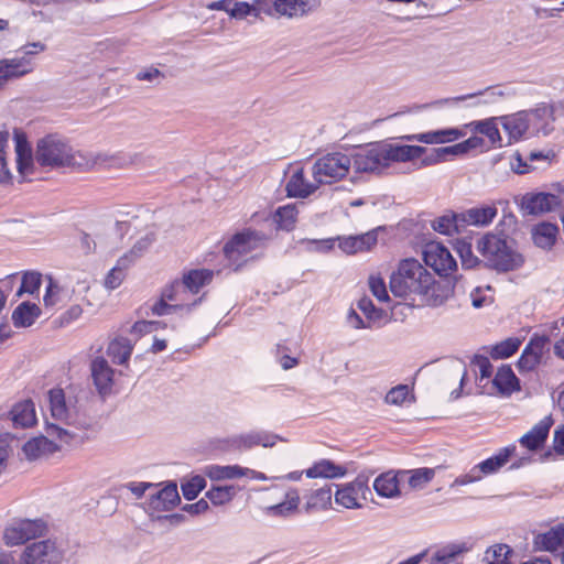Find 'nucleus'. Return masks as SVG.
Here are the masks:
<instances>
[{
  "label": "nucleus",
  "instance_id": "1",
  "mask_svg": "<svg viewBox=\"0 0 564 564\" xmlns=\"http://www.w3.org/2000/svg\"><path fill=\"white\" fill-rule=\"evenodd\" d=\"M426 152L421 145L378 142L359 148L351 158V166L358 173H380L393 163H406L420 159Z\"/></svg>",
  "mask_w": 564,
  "mask_h": 564
},
{
  "label": "nucleus",
  "instance_id": "2",
  "mask_svg": "<svg viewBox=\"0 0 564 564\" xmlns=\"http://www.w3.org/2000/svg\"><path fill=\"white\" fill-rule=\"evenodd\" d=\"M35 162L52 170L62 167H93L107 162L102 153H82L57 134H48L37 141Z\"/></svg>",
  "mask_w": 564,
  "mask_h": 564
},
{
  "label": "nucleus",
  "instance_id": "3",
  "mask_svg": "<svg viewBox=\"0 0 564 564\" xmlns=\"http://www.w3.org/2000/svg\"><path fill=\"white\" fill-rule=\"evenodd\" d=\"M47 401L51 416L55 421L78 430H95L98 426V416L87 406L78 405L74 397H66L63 389H51Z\"/></svg>",
  "mask_w": 564,
  "mask_h": 564
},
{
  "label": "nucleus",
  "instance_id": "4",
  "mask_svg": "<svg viewBox=\"0 0 564 564\" xmlns=\"http://www.w3.org/2000/svg\"><path fill=\"white\" fill-rule=\"evenodd\" d=\"M432 283L430 273L417 260L405 259L390 276V290L394 296L412 299L425 292Z\"/></svg>",
  "mask_w": 564,
  "mask_h": 564
},
{
  "label": "nucleus",
  "instance_id": "5",
  "mask_svg": "<svg viewBox=\"0 0 564 564\" xmlns=\"http://www.w3.org/2000/svg\"><path fill=\"white\" fill-rule=\"evenodd\" d=\"M476 248L486 265L497 271H512L523 263L522 256L502 235L488 232L478 239Z\"/></svg>",
  "mask_w": 564,
  "mask_h": 564
},
{
  "label": "nucleus",
  "instance_id": "6",
  "mask_svg": "<svg viewBox=\"0 0 564 564\" xmlns=\"http://www.w3.org/2000/svg\"><path fill=\"white\" fill-rule=\"evenodd\" d=\"M268 237L257 230L246 229L232 236L224 246V254L229 267L238 271L245 263L253 258L251 253L262 248Z\"/></svg>",
  "mask_w": 564,
  "mask_h": 564
},
{
  "label": "nucleus",
  "instance_id": "7",
  "mask_svg": "<svg viewBox=\"0 0 564 564\" xmlns=\"http://www.w3.org/2000/svg\"><path fill=\"white\" fill-rule=\"evenodd\" d=\"M351 158L341 152H332L318 158L312 166L313 178L322 184L343 180L349 173Z\"/></svg>",
  "mask_w": 564,
  "mask_h": 564
},
{
  "label": "nucleus",
  "instance_id": "8",
  "mask_svg": "<svg viewBox=\"0 0 564 564\" xmlns=\"http://www.w3.org/2000/svg\"><path fill=\"white\" fill-rule=\"evenodd\" d=\"M278 441L284 442L285 440L265 431H250L219 440L218 448L226 452H246L258 445L272 447Z\"/></svg>",
  "mask_w": 564,
  "mask_h": 564
},
{
  "label": "nucleus",
  "instance_id": "9",
  "mask_svg": "<svg viewBox=\"0 0 564 564\" xmlns=\"http://www.w3.org/2000/svg\"><path fill=\"white\" fill-rule=\"evenodd\" d=\"M64 551L55 541H36L25 546L19 564H61Z\"/></svg>",
  "mask_w": 564,
  "mask_h": 564
},
{
  "label": "nucleus",
  "instance_id": "10",
  "mask_svg": "<svg viewBox=\"0 0 564 564\" xmlns=\"http://www.w3.org/2000/svg\"><path fill=\"white\" fill-rule=\"evenodd\" d=\"M335 502L346 509H359L362 507V500H367L370 495L368 477L359 475L352 481L335 485Z\"/></svg>",
  "mask_w": 564,
  "mask_h": 564
},
{
  "label": "nucleus",
  "instance_id": "11",
  "mask_svg": "<svg viewBox=\"0 0 564 564\" xmlns=\"http://www.w3.org/2000/svg\"><path fill=\"white\" fill-rule=\"evenodd\" d=\"M564 208V189L557 194L528 193L521 199V209L527 215H541Z\"/></svg>",
  "mask_w": 564,
  "mask_h": 564
},
{
  "label": "nucleus",
  "instance_id": "12",
  "mask_svg": "<svg viewBox=\"0 0 564 564\" xmlns=\"http://www.w3.org/2000/svg\"><path fill=\"white\" fill-rule=\"evenodd\" d=\"M269 7V17H285L289 19L304 17L321 6L319 0H264Z\"/></svg>",
  "mask_w": 564,
  "mask_h": 564
},
{
  "label": "nucleus",
  "instance_id": "13",
  "mask_svg": "<svg viewBox=\"0 0 564 564\" xmlns=\"http://www.w3.org/2000/svg\"><path fill=\"white\" fill-rule=\"evenodd\" d=\"M423 259L425 264L440 275H447L457 267L449 250L444 245L435 241L424 246Z\"/></svg>",
  "mask_w": 564,
  "mask_h": 564
},
{
  "label": "nucleus",
  "instance_id": "14",
  "mask_svg": "<svg viewBox=\"0 0 564 564\" xmlns=\"http://www.w3.org/2000/svg\"><path fill=\"white\" fill-rule=\"evenodd\" d=\"M529 113L532 131L547 135L553 131V122L557 115H564L563 104L547 105L540 104L534 109L525 110Z\"/></svg>",
  "mask_w": 564,
  "mask_h": 564
},
{
  "label": "nucleus",
  "instance_id": "15",
  "mask_svg": "<svg viewBox=\"0 0 564 564\" xmlns=\"http://www.w3.org/2000/svg\"><path fill=\"white\" fill-rule=\"evenodd\" d=\"M42 532V524L32 520H21L6 528L3 540L7 545H20L34 539Z\"/></svg>",
  "mask_w": 564,
  "mask_h": 564
},
{
  "label": "nucleus",
  "instance_id": "16",
  "mask_svg": "<svg viewBox=\"0 0 564 564\" xmlns=\"http://www.w3.org/2000/svg\"><path fill=\"white\" fill-rule=\"evenodd\" d=\"M549 338L545 336L532 338L518 360L519 371L530 372L534 370L540 365Z\"/></svg>",
  "mask_w": 564,
  "mask_h": 564
},
{
  "label": "nucleus",
  "instance_id": "17",
  "mask_svg": "<svg viewBox=\"0 0 564 564\" xmlns=\"http://www.w3.org/2000/svg\"><path fill=\"white\" fill-rule=\"evenodd\" d=\"M466 132L458 128H445L432 130L423 133L406 134L400 139L404 141H416L425 144H443L454 142L465 137Z\"/></svg>",
  "mask_w": 564,
  "mask_h": 564
},
{
  "label": "nucleus",
  "instance_id": "18",
  "mask_svg": "<svg viewBox=\"0 0 564 564\" xmlns=\"http://www.w3.org/2000/svg\"><path fill=\"white\" fill-rule=\"evenodd\" d=\"M90 371L98 393L102 397L110 394L113 386L115 370L109 366L108 361L101 356L94 358L90 364Z\"/></svg>",
  "mask_w": 564,
  "mask_h": 564
},
{
  "label": "nucleus",
  "instance_id": "19",
  "mask_svg": "<svg viewBox=\"0 0 564 564\" xmlns=\"http://www.w3.org/2000/svg\"><path fill=\"white\" fill-rule=\"evenodd\" d=\"M31 55H35V52L25 51L21 57L0 59V76L6 84L10 79L20 78L33 70Z\"/></svg>",
  "mask_w": 564,
  "mask_h": 564
},
{
  "label": "nucleus",
  "instance_id": "20",
  "mask_svg": "<svg viewBox=\"0 0 564 564\" xmlns=\"http://www.w3.org/2000/svg\"><path fill=\"white\" fill-rule=\"evenodd\" d=\"M498 214L496 204L480 205L458 213L462 225L486 227L490 225Z\"/></svg>",
  "mask_w": 564,
  "mask_h": 564
},
{
  "label": "nucleus",
  "instance_id": "21",
  "mask_svg": "<svg viewBox=\"0 0 564 564\" xmlns=\"http://www.w3.org/2000/svg\"><path fill=\"white\" fill-rule=\"evenodd\" d=\"M176 484L170 482L162 489L150 494L149 507L154 511H169L180 503Z\"/></svg>",
  "mask_w": 564,
  "mask_h": 564
},
{
  "label": "nucleus",
  "instance_id": "22",
  "mask_svg": "<svg viewBox=\"0 0 564 564\" xmlns=\"http://www.w3.org/2000/svg\"><path fill=\"white\" fill-rule=\"evenodd\" d=\"M319 186L321 183H317L315 180L308 182L305 178L303 169H297L290 176L285 189L290 197L306 198L314 194Z\"/></svg>",
  "mask_w": 564,
  "mask_h": 564
},
{
  "label": "nucleus",
  "instance_id": "23",
  "mask_svg": "<svg viewBox=\"0 0 564 564\" xmlns=\"http://www.w3.org/2000/svg\"><path fill=\"white\" fill-rule=\"evenodd\" d=\"M501 123L510 140L514 141L521 139L531 129L529 113L525 110L502 117Z\"/></svg>",
  "mask_w": 564,
  "mask_h": 564
},
{
  "label": "nucleus",
  "instance_id": "24",
  "mask_svg": "<svg viewBox=\"0 0 564 564\" xmlns=\"http://www.w3.org/2000/svg\"><path fill=\"white\" fill-rule=\"evenodd\" d=\"M551 424L550 417L541 420L519 440L520 444L530 451L539 449L547 438Z\"/></svg>",
  "mask_w": 564,
  "mask_h": 564
},
{
  "label": "nucleus",
  "instance_id": "25",
  "mask_svg": "<svg viewBox=\"0 0 564 564\" xmlns=\"http://www.w3.org/2000/svg\"><path fill=\"white\" fill-rule=\"evenodd\" d=\"M400 480H402L400 471L398 474L387 471L375 479L373 489L380 497L395 498L401 495Z\"/></svg>",
  "mask_w": 564,
  "mask_h": 564
},
{
  "label": "nucleus",
  "instance_id": "26",
  "mask_svg": "<svg viewBox=\"0 0 564 564\" xmlns=\"http://www.w3.org/2000/svg\"><path fill=\"white\" fill-rule=\"evenodd\" d=\"M339 248L349 254L369 250L377 243V234L368 231L358 236H349L339 238Z\"/></svg>",
  "mask_w": 564,
  "mask_h": 564
},
{
  "label": "nucleus",
  "instance_id": "27",
  "mask_svg": "<svg viewBox=\"0 0 564 564\" xmlns=\"http://www.w3.org/2000/svg\"><path fill=\"white\" fill-rule=\"evenodd\" d=\"M452 294V288L449 282L435 281L432 274V283L427 286L425 292H422L419 296L421 300L430 306L442 305Z\"/></svg>",
  "mask_w": 564,
  "mask_h": 564
},
{
  "label": "nucleus",
  "instance_id": "28",
  "mask_svg": "<svg viewBox=\"0 0 564 564\" xmlns=\"http://www.w3.org/2000/svg\"><path fill=\"white\" fill-rule=\"evenodd\" d=\"M17 167L21 175L32 174L34 161L31 148L23 134L15 133Z\"/></svg>",
  "mask_w": 564,
  "mask_h": 564
},
{
  "label": "nucleus",
  "instance_id": "29",
  "mask_svg": "<svg viewBox=\"0 0 564 564\" xmlns=\"http://www.w3.org/2000/svg\"><path fill=\"white\" fill-rule=\"evenodd\" d=\"M347 474L345 466L337 465L329 459H321L305 470L308 478H341Z\"/></svg>",
  "mask_w": 564,
  "mask_h": 564
},
{
  "label": "nucleus",
  "instance_id": "30",
  "mask_svg": "<svg viewBox=\"0 0 564 564\" xmlns=\"http://www.w3.org/2000/svg\"><path fill=\"white\" fill-rule=\"evenodd\" d=\"M514 452V445L507 446L501 448L496 455L475 465V468L479 470L480 478H482V476L491 475L498 471L503 465L507 464Z\"/></svg>",
  "mask_w": 564,
  "mask_h": 564
},
{
  "label": "nucleus",
  "instance_id": "31",
  "mask_svg": "<svg viewBox=\"0 0 564 564\" xmlns=\"http://www.w3.org/2000/svg\"><path fill=\"white\" fill-rule=\"evenodd\" d=\"M72 293L50 279L43 297L44 306L52 310L61 308L70 301Z\"/></svg>",
  "mask_w": 564,
  "mask_h": 564
},
{
  "label": "nucleus",
  "instance_id": "32",
  "mask_svg": "<svg viewBox=\"0 0 564 564\" xmlns=\"http://www.w3.org/2000/svg\"><path fill=\"white\" fill-rule=\"evenodd\" d=\"M203 473L210 480L220 481V480H230L245 477L248 471L243 469V467L239 465H217L210 464L204 467Z\"/></svg>",
  "mask_w": 564,
  "mask_h": 564
},
{
  "label": "nucleus",
  "instance_id": "33",
  "mask_svg": "<svg viewBox=\"0 0 564 564\" xmlns=\"http://www.w3.org/2000/svg\"><path fill=\"white\" fill-rule=\"evenodd\" d=\"M558 227L551 223H541L533 227L532 239L536 247L550 250L556 242Z\"/></svg>",
  "mask_w": 564,
  "mask_h": 564
},
{
  "label": "nucleus",
  "instance_id": "34",
  "mask_svg": "<svg viewBox=\"0 0 564 564\" xmlns=\"http://www.w3.org/2000/svg\"><path fill=\"white\" fill-rule=\"evenodd\" d=\"M11 420L15 426L30 427L36 422L34 403L25 400L17 403L11 412Z\"/></svg>",
  "mask_w": 564,
  "mask_h": 564
},
{
  "label": "nucleus",
  "instance_id": "35",
  "mask_svg": "<svg viewBox=\"0 0 564 564\" xmlns=\"http://www.w3.org/2000/svg\"><path fill=\"white\" fill-rule=\"evenodd\" d=\"M492 383L502 395H510L512 392L520 390L519 380L509 366H502L498 369Z\"/></svg>",
  "mask_w": 564,
  "mask_h": 564
},
{
  "label": "nucleus",
  "instance_id": "36",
  "mask_svg": "<svg viewBox=\"0 0 564 564\" xmlns=\"http://www.w3.org/2000/svg\"><path fill=\"white\" fill-rule=\"evenodd\" d=\"M213 276L214 271L208 269L191 270L188 273L184 274L181 283L184 285L186 293L191 292L192 294H196L203 286L212 282Z\"/></svg>",
  "mask_w": 564,
  "mask_h": 564
},
{
  "label": "nucleus",
  "instance_id": "37",
  "mask_svg": "<svg viewBox=\"0 0 564 564\" xmlns=\"http://www.w3.org/2000/svg\"><path fill=\"white\" fill-rule=\"evenodd\" d=\"M269 7L264 6V0H253V3L243 1H234L230 9V17L242 20L247 17L259 18L261 13H269Z\"/></svg>",
  "mask_w": 564,
  "mask_h": 564
},
{
  "label": "nucleus",
  "instance_id": "38",
  "mask_svg": "<svg viewBox=\"0 0 564 564\" xmlns=\"http://www.w3.org/2000/svg\"><path fill=\"white\" fill-rule=\"evenodd\" d=\"M58 449L57 445L46 436H37L23 445V452L29 459H36Z\"/></svg>",
  "mask_w": 564,
  "mask_h": 564
},
{
  "label": "nucleus",
  "instance_id": "39",
  "mask_svg": "<svg viewBox=\"0 0 564 564\" xmlns=\"http://www.w3.org/2000/svg\"><path fill=\"white\" fill-rule=\"evenodd\" d=\"M40 307L30 302H22L12 313V321L15 327H29L40 316Z\"/></svg>",
  "mask_w": 564,
  "mask_h": 564
},
{
  "label": "nucleus",
  "instance_id": "40",
  "mask_svg": "<svg viewBox=\"0 0 564 564\" xmlns=\"http://www.w3.org/2000/svg\"><path fill=\"white\" fill-rule=\"evenodd\" d=\"M132 349L133 345L129 338L118 337L109 343L107 355L115 364L124 365L129 360Z\"/></svg>",
  "mask_w": 564,
  "mask_h": 564
},
{
  "label": "nucleus",
  "instance_id": "41",
  "mask_svg": "<svg viewBox=\"0 0 564 564\" xmlns=\"http://www.w3.org/2000/svg\"><path fill=\"white\" fill-rule=\"evenodd\" d=\"M402 479L408 478V484L411 489L420 490L423 489L435 476L434 468H416L413 470L400 471Z\"/></svg>",
  "mask_w": 564,
  "mask_h": 564
},
{
  "label": "nucleus",
  "instance_id": "42",
  "mask_svg": "<svg viewBox=\"0 0 564 564\" xmlns=\"http://www.w3.org/2000/svg\"><path fill=\"white\" fill-rule=\"evenodd\" d=\"M467 153L464 141L454 145L433 149L432 152L423 159L424 165H433L446 160L447 156H460Z\"/></svg>",
  "mask_w": 564,
  "mask_h": 564
},
{
  "label": "nucleus",
  "instance_id": "43",
  "mask_svg": "<svg viewBox=\"0 0 564 564\" xmlns=\"http://www.w3.org/2000/svg\"><path fill=\"white\" fill-rule=\"evenodd\" d=\"M564 543V528H553L535 539V544L546 551L558 552Z\"/></svg>",
  "mask_w": 564,
  "mask_h": 564
},
{
  "label": "nucleus",
  "instance_id": "44",
  "mask_svg": "<svg viewBox=\"0 0 564 564\" xmlns=\"http://www.w3.org/2000/svg\"><path fill=\"white\" fill-rule=\"evenodd\" d=\"M467 127H470L473 131L487 137L489 143L488 147L500 145L501 137L495 119L491 118L481 121H474Z\"/></svg>",
  "mask_w": 564,
  "mask_h": 564
},
{
  "label": "nucleus",
  "instance_id": "45",
  "mask_svg": "<svg viewBox=\"0 0 564 564\" xmlns=\"http://www.w3.org/2000/svg\"><path fill=\"white\" fill-rule=\"evenodd\" d=\"M511 555H513V551L509 545L495 544L486 550L481 564H512L510 562Z\"/></svg>",
  "mask_w": 564,
  "mask_h": 564
},
{
  "label": "nucleus",
  "instance_id": "46",
  "mask_svg": "<svg viewBox=\"0 0 564 564\" xmlns=\"http://www.w3.org/2000/svg\"><path fill=\"white\" fill-rule=\"evenodd\" d=\"M237 492L238 488L234 485L214 486L208 491H206L205 496L210 500L213 505L223 506L230 502Z\"/></svg>",
  "mask_w": 564,
  "mask_h": 564
},
{
  "label": "nucleus",
  "instance_id": "47",
  "mask_svg": "<svg viewBox=\"0 0 564 564\" xmlns=\"http://www.w3.org/2000/svg\"><path fill=\"white\" fill-rule=\"evenodd\" d=\"M297 217V209L295 205L288 204L276 209L274 214V221L280 229L290 231L294 228Z\"/></svg>",
  "mask_w": 564,
  "mask_h": 564
},
{
  "label": "nucleus",
  "instance_id": "48",
  "mask_svg": "<svg viewBox=\"0 0 564 564\" xmlns=\"http://www.w3.org/2000/svg\"><path fill=\"white\" fill-rule=\"evenodd\" d=\"M202 301V297L195 300L192 304L186 303H176V304H170L166 303L162 297L156 301L151 306V312L153 315L162 316V315H170L173 313H176L178 311H185L189 312L192 307L196 306Z\"/></svg>",
  "mask_w": 564,
  "mask_h": 564
},
{
  "label": "nucleus",
  "instance_id": "49",
  "mask_svg": "<svg viewBox=\"0 0 564 564\" xmlns=\"http://www.w3.org/2000/svg\"><path fill=\"white\" fill-rule=\"evenodd\" d=\"M127 257H120L117 264L108 272L105 279V286L108 290H115L120 286L124 279V271L130 267Z\"/></svg>",
  "mask_w": 564,
  "mask_h": 564
},
{
  "label": "nucleus",
  "instance_id": "50",
  "mask_svg": "<svg viewBox=\"0 0 564 564\" xmlns=\"http://www.w3.org/2000/svg\"><path fill=\"white\" fill-rule=\"evenodd\" d=\"M333 498L332 485L316 489L307 500L308 509H326L330 506Z\"/></svg>",
  "mask_w": 564,
  "mask_h": 564
},
{
  "label": "nucleus",
  "instance_id": "51",
  "mask_svg": "<svg viewBox=\"0 0 564 564\" xmlns=\"http://www.w3.org/2000/svg\"><path fill=\"white\" fill-rule=\"evenodd\" d=\"M460 226L463 225L458 214H447L438 217L432 223L433 229L444 235H452L453 232L458 231Z\"/></svg>",
  "mask_w": 564,
  "mask_h": 564
},
{
  "label": "nucleus",
  "instance_id": "52",
  "mask_svg": "<svg viewBox=\"0 0 564 564\" xmlns=\"http://www.w3.org/2000/svg\"><path fill=\"white\" fill-rule=\"evenodd\" d=\"M154 234L148 232L139 240H137L132 248L122 257H127V261H129V264H132L138 258L142 257V254L149 249V247L154 242Z\"/></svg>",
  "mask_w": 564,
  "mask_h": 564
},
{
  "label": "nucleus",
  "instance_id": "53",
  "mask_svg": "<svg viewBox=\"0 0 564 564\" xmlns=\"http://www.w3.org/2000/svg\"><path fill=\"white\" fill-rule=\"evenodd\" d=\"M460 550L455 546H447L437 550L430 558L429 564H459Z\"/></svg>",
  "mask_w": 564,
  "mask_h": 564
},
{
  "label": "nucleus",
  "instance_id": "54",
  "mask_svg": "<svg viewBox=\"0 0 564 564\" xmlns=\"http://www.w3.org/2000/svg\"><path fill=\"white\" fill-rule=\"evenodd\" d=\"M300 503V497L297 494L292 492L286 495V499L281 503L272 506L269 508V511L274 516H283L286 517L293 513Z\"/></svg>",
  "mask_w": 564,
  "mask_h": 564
},
{
  "label": "nucleus",
  "instance_id": "55",
  "mask_svg": "<svg viewBox=\"0 0 564 564\" xmlns=\"http://www.w3.org/2000/svg\"><path fill=\"white\" fill-rule=\"evenodd\" d=\"M8 141L9 132L0 131V184H7L12 178L6 160V148L8 147Z\"/></svg>",
  "mask_w": 564,
  "mask_h": 564
},
{
  "label": "nucleus",
  "instance_id": "56",
  "mask_svg": "<svg viewBox=\"0 0 564 564\" xmlns=\"http://www.w3.org/2000/svg\"><path fill=\"white\" fill-rule=\"evenodd\" d=\"M521 341L518 338H508L494 346L491 356L496 359L508 358L513 355L520 346Z\"/></svg>",
  "mask_w": 564,
  "mask_h": 564
},
{
  "label": "nucleus",
  "instance_id": "57",
  "mask_svg": "<svg viewBox=\"0 0 564 564\" xmlns=\"http://www.w3.org/2000/svg\"><path fill=\"white\" fill-rule=\"evenodd\" d=\"M186 292L181 282H174L166 286L161 294V297L170 304L185 303Z\"/></svg>",
  "mask_w": 564,
  "mask_h": 564
},
{
  "label": "nucleus",
  "instance_id": "58",
  "mask_svg": "<svg viewBox=\"0 0 564 564\" xmlns=\"http://www.w3.org/2000/svg\"><path fill=\"white\" fill-rule=\"evenodd\" d=\"M206 487V480L203 476H194L187 482L182 485V492L186 500H194L198 494Z\"/></svg>",
  "mask_w": 564,
  "mask_h": 564
},
{
  "label": "nucleus",
  "instance_id": "59",
  "mask_svg": "<svg viewBox=\"0 0 564 564\" xmlns=\"http://www.w3.org/2000/svg\"><path fill=\"white\" fill-rule=\"evenodd\" d=\"M41 278L42 275L37 272H25L22 276L21 286L17 294L35 293L41 286Z\"/></svg>",
  "mask_w": 564,
  "mask_h": 564
},
{
  "label": "nucleus",
  "instance_id": "60",
  "mask_svg": "<svg viewBox=\"0 0 564 564\" xmlns=\"http://www.w3.org/2000/svg\"><path fill=\"white\" fill-rule=\"evenodd\" d=\"M369 288L372 295L380 302H386L389 300L388 291L386 288V283L382 278L371 275L369 278Z\"/></svg>",
  "mask_w": 564,
  "mask_h": 564
},
{
  "label": "nucleus",
  "instance_id": "61",
  "mask_svg": "<svg viewBox=\"0 0 564 564\" xmlns=\"http://www.w3.org/2000/svg\"><path fill=\"white\" fill-rule=\"evenodd\" d=\"M408 393V387L400 384L389 390L386 394L384 401L388 404L400 405L405 401Z\"/></svg>",
  "mask_w": 564,
  "mask_h": 564
},
{
  "label": "nucleus",
  "instance_id": "62",
  "mask_svg": "<svg viewBox=\"0 0 564 564\" xmlns=\"http://www.w3.org/2000/svg\"><path fill=\"white\" fill-rule=\"evenodd\" d=\"M357 306L370 321H376L381 317V311L377 310L372 301L368 297H361L358 301Z\"/></svg>",
  "mask_w": 564,
  "mask_h": 564
},
{
  "label": "nucleus",
  "instance_id": "63",
  "mask_svg": "<svg viewBox=\"0 0 564 564\" xmlns=\"http://www.w3.org/2000/svg\"><path fill=\"white\" fill-rule=\"evenodd\" d=\"M473 365L477 369L480 379H488L492 372V366L489 359L485 356H475L473 359Z\"/></svg>",
  "mask_w": 564,
  "mask_h": 564
},
{
  "label": "nucleus",
  "instance_id": "64",
  "mask_svg": "<svg viewBox=\"0 0 564 564\" xmlns=\"http://www.w3.org/2000/svg\"><path fill=\"white\" fill-rule=\"evenodd\" d=\"M458 253L464 267L473 268L478 263V258L473 254L471 246L469 243H460L458 247Z\"/></svg>",
  "mask_w": 564,
  "mask_h": 564
}]
</instances>
